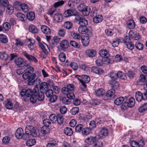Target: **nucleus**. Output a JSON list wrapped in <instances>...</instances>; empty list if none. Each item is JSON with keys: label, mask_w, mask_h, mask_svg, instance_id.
<instances>
[{"label": "nucleus", "mask_w": 147, "mask_h": 147, "mask_svg": "<svg viewBox=\"0 0 147 147\" xmlns=\"http://www.w3.org/2000/svg\"><path fill=\"white\" fill-rule=\"evenodd\" d=\"M71 35L73 38L76 39L80 40L81 39V37L80 34L75 33L74 32H71Z\"/></svg>", "instance_id": "43"}, {"label": "nucleus", "mask_w": 147, "mask_h": 147, "mask_svg": "<svg viewBox=\"0 0 147 147\" xmlns=\"http://www.w3.org/2000/svg\"><path fill=\"white\" fill-rule=\"evenodd\" d=\"M139 111L143 113L147 109V103H145L140 106L138 108Z\"/></svg>", "instance_id": "36"}, {"label": "nucleus", "mask_w": 147, "mask_h": 147, "mask_svg": "<svg viewBox=\"0 0 147 147\" xmlns=\"http://www.w3.org/2000/svg\"><path fill=\"white\" fill-rule=\"evenodd\" d=\"M23 132V130L21 128H19L17 129L15 132L16 137L18 139L22 138Z\"/></svg>", "instance_id": "15"}, {"label": "nucleus", "mask_w": 147, "mask_h": 147, "mask_svg": "<svg viewBox=\"0 0 147 147\" xmlns=\"http://www.w3.org/2000/svg\"><path fill=\"white\" fill-rule=\"evenodd\" d=\"M14 62L16 65L20 67H28L29 64L26 61H24L23 59L18 58L15 59Z\"/></svg>", "instance_id": "9"}, {"label": "nucleus", "mask_w": 147, "mask_h": 147, "mask_svg": "<svg viewBox=\"0 0 147 147\" xmlns=\"http://www.w3.org/2000/svg\"><path fill=\"white\" fill-rule=\"evenodd\" d=\"M85 52L87 55L89 57H93L96 54V51L93 49H87Z\"/></svg>", "instance_id": "21"}, {"label": "nucleus", "mask_w": 147, "mask_h": 147, "mask_svg": "<svg viewBox=\"0 0 147 147\" xmlns=\"http://www.w3.org/2000/svg\"><path fill=\"white\" fill-rule=\"evenodd\" d=\"M26 16L28 19L30 21L34 20L35 17L34 13L32 11L29 12L27 13Z\"/></svg>", "instance_id": "34"}, {"label": "nucleus", "mask_w": 147, "mask_h": 147, "mask_svg": "<svg viewBox=\"0 0 147 147\" xmlns=\"http://www.w3.org/2000/svg\"><path fill=\"white\" fill-rule=\"evenodd\" d=\"M73 25L71 22L69 21L66 22L64 24V27L67 29H70L71 28Z\"/></svg>", "instance_id": "40"}, {"label": "nucleus", "mask_w": 147, "mask_h": 147, "mask_svg": "<svg viewBox=\"0 0 147 147\" xmlns=\"http://www.w3.org/2000/svg\"><path fill=\"white\" fill-rule=\"evenodd\" d=\"M131 38L135 40H138L140 38V35L139 33L136 32H133L132 34H131Z\"/></svg>", "instance_id": "53"}, {"label": "nucleus", "mask_w": 147, "mask_h": 147, "mask_svg": "<svg viewBox=\"0 0 147 147\" xmlns=\"http://www.w3.org/2000/svg\"><path fill=\"white\" fill-rule=\"evenodd\" d=\"M135 97L137 100L138 101H140L144 98H145L144 96H143V94L139 91H137L136 93Z\"/></svg>", "instance_id": "24"}, {"label": "nucleus", "mask_w": 147, "mask_h": 147, "mask_svg": "<svg viewBox=\"0 0 147 147\" xmlns=\"http://www.w3.org/2000/svg\"><path fill=\"white\" fill-rule=\"evenodd\" d=\"M17 15V16L20 20L24 22H25L26 18L24 15L21 13H18Z\"/></svg>", "instance_id": "44"}, {"label": "nucleus", "mask_w": 147, "mask_h": 147, "mask_svg": "<svg viewBox=\"0 0 147 147\" xmlns=\"http://www.w3.org/2000/svg\"><path fill=\"white\" fill-rule=\"evenodd\" d=\"M115 90L113 88L109 90L105 94L106 96L109 98L110 99L114 98L115 96Z\"/></svg>", "instance_id": "14"}, {"label": "nucleus", "mask_w": 147, "mask_h": 147, "mask_svg": "<svg viewBox=\"0 0 147 147\" xmlns=\"http://www.w3.org/2000/svg\"><path fill=\"white\" fill-rule=\"evenodd\" d=\"M28 29L29 31L33 34L37 33L38 32V30L35 26L30 25L29 26Z\"/></svg>", "instance_id": "29"}, {"label": "nucleus", "mask_w": 147, "mask_h": 147, "mask_svg": "<svg viewBox=\"0 0 147 147\" xmlns=\"http://www.w3.org/2000/svg\"><path fill=\"white\" fill-rule=\"evenodd\" d=\"M79 11L81 12L82 14L85 16L88 15L90 12V8L85 6L83 4H80L78 7Z\"/></svg>", "instance_id": "5"}, {"label": "nucleus", "mask_w": 147, "mask_h": 147, "mask_svg": "<svg viewBox=\"0 0 147 147\" xmlns=\"http://www.w3.org/2000/svg\"><path fill=\"white\" fill-rule=\"evenodd\" d=\"M60 45L61 49L64 50L68 48L69 45V43L67 40H63L61 42Z\"/></svg>", "instance_id": "18"}, {"label": "nucleus", "mask_w": 147, "mask_h": 147, "mask_svg": "<svg viewBox=\"0 0 147 147\" xmlns=\"http://www.w3.org/2000/svg\"><path fill=\"white\" fill-rule=\"evenodd\" d=\"M122 103L121 106V108L122 110H125L128 107L127 102V101H125L124 102Z\"/></svg>", "instance_id": "62"}, {"label": "nucleus", "mask_w": 147, "mask_h": 147, "mask_svg": "<svg viewBox=\"0 0 147 147\" xmlns=\"http://www.w3.org/2000/svg\"><path fill=\"white\" fill-rule=\"evenodd\" d=\"M23 55L30 62L34 61L35 63H36L38 62V60L35 57L32 55H29L26 52L24 53Z\"/></svg>", "instance_id": "12"}, {"label": "nucleus", "mask_w": 147, "mask_h": 147, "mask_svg": "<svg viewBox=\"0 0 147 147\" xmlns=\"http://www.w3.org/2000/svg\"><path fill=\"white\" fill-rule=\"evenodd\" d=\"M98 12V10L96 9V8H93L90 13V16H91L94 17L97 16Z\"/></svg>", "instance_id": "56"}, {"label": "nucleus", "mask_w": 147, "mask_h": 147, "mask_svg": "<svg viewBox=\"0 0 147 147\" xmlns=\"http://www.w3.org/2000/svg\"><path fill=\"white\" fill-rule=\"evenodd\" d=\"M53 92L52 90L51 89H48L45 92L46 96L48 97H50L53 95Z\"/></svg>", "instance_id": "61"}, {"label": "nucleus", "mask_w": 147, "mask_h": 147, "mask_svg": "<svg viewBox=\"0 0 147 147\" xmlns=\"http://www.w3.org/2000/svg\"><path fill=\"white\" fill-rule=\"evenodd\" d=\"M49 127L43 126L41 129V132L42 134H46L50 132V129Z\"/></svg>", "instance_id": "31"}, {"label": "nucleus", "mask_w": 147, "mask_h": 147, "mask_svg": "<svg viewBox=\"0 0 147 147\" xmlns=\"http://www.w3.org/2000/svg\"><path fill=\"white\" fill-rule=\"evenodd\" d=\"M75 78L78 80L81 83H88L90 81V77L86 75H76L75 76Z\"/></svg>", "instance_id": "8"}, {"label": "nucleus", "mask_w": 147, "mask_h": 147, "mask_svg": "<svg viewBox=\"0 0 147 147\" xmlns=\"http://www.w3.org/2000/svg\"><path fill=\"white\" fill-rule=\"evenodd\" d=\"M59 58L60 61L62 62H64L65 60L66 56L65 54L63 53H61L59 55Z\"/></svg>", "instance_id": "50"}, {"label": "nucleus", "mask_w": 147, "mask_h": 147, "mask_svg": "<svg viewBox=\"0 0 147 147\" xmlns=\"http://www.w3.org/2000/svg\"><path fill=\"white\" fill-rule=\"evenodd\" d=\"M36 143V141L35 139H31L27 141L26 144L28 146L30 147L35 144Z\"/></svg>", "instance_id": "33"}, {"label": "nucleus", "mask_w": 147, "mask_h": 147, "mask_svg": "<svg viewBox=\"0 0 147 147\" xmlns=\"http://www.w3.org/2000/svg\"><path fill=\"white\" fill-rule=\"evenodd\" d=\"M91 130L88 127L83 128L82 131V134L84 136H87L90 133Z\"/></svg>", "instance_id": "39"}, {"label": "nucleus", "mask_w": 147, "mask_h": 147, "mask_svg": "<svg viewBox=\"0 0 147 147\" xmlns=\"http://www.w3.org/2000/svg\"><path fill=\"white\" fill-rule=\"evenodd\" d=\"M96 63L98 66H101L104 63V61L102 59L97 58L96 61Z\"/></svg>", "instance_id": "60"}, {"label": "nucleus", "mask_w": 147, "mask_h": 147, "mask_svg": "<svg viewBox=\"0 0 147 147\" xmlns=\"http://www.w3.org/2000/svg\"><path fill=\"white\" fill-rule=\"evenodd\" d=\"M105 90L102 88H99L95 91L96 95L98 97L102 96L105 94Z\"/></svg>", "instance_id": "28"}, {"label": "nucleus", "mask_w": 147, "mask_h": 147, "mask_svg": "<svg viewBox=\"0 0 147 147\" xmlns=\"http://www.w3.org/2000/svg\"><path fill=\"white\" fill-rule=\"evenodd\" d=\"M0 41L2 43H7L8 40L7 38L4 35L2 34L0 35Z\"/></svg>", "instance_id": "46"}, {"label": "nucleus", "mask_w": 147, "mask_h": 147, "mask_svg": "<svg viewBox=\"0 0 147 147\" xmlns=\"http://www.w3.org/2000/svg\"><path fill=\"white\" fill-rule=\"evenodd\" d=\"M127 48L130 50H132L134 47V44L130 41L128 42L126 44Z\"/></svg>", "instance_id": "59"}, {"label": "nucleus", "mask_w": 147, "mask_h": 147, "mask_svg": "<svg viewBox=\"0 0 147 147\" xmlns=\"http://www.w3.org/2000/svg\"><path fill=\"white\" fill-rule=\"evenodd\" d=\"M124 100V99L123 97H120L117 98L114 100V103L117 105H119Z\"/></svg>", "instance_id": "25"}, {"label": "nucleus", "mask_w": 147, "mask_h": 147, "mask_svg": "<svg viewBox=\"0 0 147 147\" xmlns=\"http://www.w3.org/2000/svg\"><path fill=\"white\" fill-rule=\"evenodd\" d=\"M67 98L69 99H73L75 98V96L73 92H69L67 94Z\"/></svg>", "instance_id": "58"}, {"label": "nucleus", "mask_w": 147, "mask_h": 147, "mask_svg": "<svg viewBox=\"0 0 147 147\" xmlns=\"http://www.w3.org/2000/svg\"><path fill=\"white\" fill-rule=\"evenodd\" d=\"M126 99L127 100V104L128 105V107L131 108L134 105L135 103V100L133 97H127Z\"/></svg>", "instance_id": "19"}, {"label": "nucleus", "mask_w": 147, "mask_h": 147, "mask_svg": "<svg viewBox=\"0 0 147 147\" xmlns=\"http://www.w3.org/2000/svg\"><path fill=\"white\" fill-rule=\"evenodd\" d=\"M49 118L51 122L53 123H55L57 120V116H56L54 114H51L49 116Z\"/></svg>", "instance_id": "37"}, {"label": "nucleus", "mask_w": 147, "mask_h": 147, "mask_svg": "<svg viewBox=\"0 0 147 147\" xmlns=\"http://www.w3.org/2000/svg\"><path fill=\"white\" fill-rule=\"evenodd\" d=\"M89 126L88 128L90 130H91L93 128H95L96 127V123L95 121L93 120L91 121L90 123H89Z\"/></svg>", "instance_id": "63"}, {"label": "nucleus", "mask_w": 147, "mask_h": 147, "mask_svg": "<svg viewBox=\"0 0 147 147\" xmlns=\"http://www.w3.org/2000/svg\"><path fill=\"white\" fill-rule=\"evenodd\" d=\"M100 132L101 135L104 136H107L108 134V130L105 127H103L101 129Z\"/></svg>", "instance_id": "47"}, {"label": "nucleus", "mask_w": 147, "mask_h": 147, "mask_svg": "<svg viewBox=\"0 0 147 147\" xmlns=\"http://www.w3.org/2000/svg\"><path fill=\"white\" fill-rule=\"evenodd\" d=\"M34 93L37 97V99L39 101H42L44 98V93L41 91H40L38 88L37 87L34 88Z\"/></svg>", "instance_id": "6"}, {"label": "nucleus", "mask_w": 147, "mask_h": 147, "mask_svg": "<svg viewBox=\"0 0 147 147\" xmlns=\"http://www.w3.org/2000/svg\"><path fill=\"white\" fill-rule=\"evenodd\" d=\"M140 80L142 82H147V75H141L140 76Z\"/></svg>", "instance_id": "64"}, {"label": "nucleus", "mask_w": 147, "mask_h": 147, "mask_svg": "<svg viewBox=\"0 0 147 147\" xmlns=\"http://www.w3.org/2000/svg\"><path fill=\"white\" fill-rule=\"evenodd\" d=\"M41 29L42 31L44 34H48L50 33L51 30L47 26L45 25L42 26L41 27Z\"/></svg>", "instance_id": "22"}, {"label": "nucleus", "mask_w": 147, "mask_h": 147, "mask_svg": "<svg viewBox=\"0 0 147 147\" xmlns=\"http://www.w3.org/2000/svg\"><path fill=\"white\" fill-rule=\"evenodd\" d=\"M135 46L136 48L139 50H142L143 49V45L140 42H136L135 44Z\"/></svg>", "instance_id": "52"}, {"label": "nucleus", "mask_w": 147, "mask_h": 147, "mask_svg": "<svg viewBox=\"0 0 147 147\" xmlns=\"http://www.w3.org/2000/svg\"><path fill=\"white\" fill-rule=\"evenodd\" d=\"M64 133L66 135L71 136L73 134V131L72 129L66 127L64 130Z\"/></svg>", "instance_id": "30"}, {"label": "nucleus", "mask_w": 147, "mask_h": 147, "mask_svg": "<svg viewBox=\"0 0 147 147\" xmlns=\"http://www.w3.org/2000/svg\"><path fill=\"white\" fill-rule=\"evenodd\" d=\"M25 132L28 133L33 137H37L40 134L38 130L36 129L33 126L31 125L27 126L26 127Z\"/></svg>", "instance_id": "3"}, {"label": "nucleus", "mask_w": 147, "mask_h": 147, "mask_svg": "<svg viewBox=\"0 0 147 147\" xmlns=\"http://www.w3.org/2000/svg\"><path fill=\"white\" fill-rule=\"evenodd\" d=\"M77 12L74 9H67L63 13V15L65 17H68L71 16H78Z\"/></svg>", "instance_id": "10"}, {"label": "nucleus", "mask_w": 147, "mask_h": 147, "mask_svg": "<svg viewBox=\"0 0 147 147\" xmlns=\"http://www.w3.org/2000/svg\"><path fill=\"white\" fill-rule=\"evenodd\" d=\"M81 39L82 43L84 46H86L88 45L89 42L88 36L86 35L83 36L81 37Z\"/></svg>", "instance_id": "16"}, {"label": "nucleus", "mask_w": 147, "mask_h": 147, "mask_svg": "<svg viewBox=\"0 0 147 147\" xmlns=\"http://www.w3.org/2000/svg\"><path fill=\"white\" fill-rule=\"evenodd\" d=\"M100 102V100L97 99H92L90 101V103L92 106H96L99 105Z\"/></svg>", "instance_id": "38"}, {"label": "nucleus", "mask_w": 147, "mask_h": 147, "mask_svg": "<svg viewBox=\"0 0 147 147\" xmlns=\"http://www.w3.org/2000/svg\"><path fill=\"white\" fill-rule=\"evenodd\" d=\"M49 119H45L43 121V123L45 126L49 127L51 125V122Z\"/></svg>", "instance_id": "49"}, {"label": "nucleus", "mask_w": 147, "mask_h": 147, "mask_svg": "<svg viewBox=\"0 0 147 147\" xmlns=\"http://www.w3.org/2000/svg\"><path fill=\"white\" fill-rule=\"evenodd\" d=\"M34 70V68L32 67L29 66L26 69V72L22 76L24 80H28V83L29 86L34 84L35 82L37 81V80H39V79L38 78H36L35 80H34L36 75L35 73H33Z\"/></svg>", "instance_id": "1"}, {"label": "nucleus", "mask_w": 147, "mask_h": 147, "mask_svg": "<svg viewBox=\"0 0 147 147\" xmlns=\"http://www.w3.org/2000/svg\"><path fill=\"white\" fill-rule=\"evenodd\" d=\"M20 8L25 12L28 11L29 9L28 5L25 3L22 4L21 5Z\"/></svg>", "instance_id": "48"}, {"label": "nucleus", "mask_w": 147, "mask_h": 147, "mask_svg": "<svg viewBox=\"0 0 147 147\" xmlns=\"http://www.w3.org/2000/svg\"><path fill=\"white\" fill-rule=\"evenodd\" d=\"M79 109L78 107H73L70 110L71 113L73 115H75L77 114L79 112Z\"/></svg>", "instance_id": "41"}, {"label": "nucleus", "mask_w": 147, "mask_h": 147, "mask_svg": "<svg viewBox=\"0 0 147 147\" xmlns=\"http://www.w3.org/2000/svg\"><path fill=\"white\" fill-rule=\"evenodd\" d=\"M76 21H78V24L80 26H87L88 24V21L85 18H82L78 15L75 18Z\"/></svg>", "instance_id": "11"}, {"label": "nucleus", "mask_w": 147, "mask_h": 147, "mask_svg": "<svg viewBox=\"0 0 147 147\" xmlns=\"http://www.w3.org/2000/svg\"><path fill=\"white\" fill-rule=\"evenodd\" d=\"M84 127V125L82 124H78L75 128V131L78 133H80L82 132Z\"/></svg>", "instance_id": "42"}, {"label": "nucleus", "mask_w": 147, "mask_h": 147, "mask_svg": "<svg viewBox=\"0 0 147 147\" xmlns=\"http://www.w3.org/2000/svg\"><path fill=\"white\" fill-rule=\"evenodd\" d=\"M103 19L102 16L101 15H97L95 16L93 18V21L95 23H98L101 22Z\"/></svg>", "instance_id": "26"}, {"label": "nucleus", "mask_w": 147, "mask_h": 147, "mask_svg": "<svg viewBox=\"0 0 147 147\" xmlns=\"http://www.w3.org/2000/svg\"><path fill=\"white\" fill-rule=\"evenodd\" d=\"M116 74L118 76V78H119L124 80L126 79L127 78L125 74L121 71H119L117 73H116Z\"/></svg>", "instance_id": "35"}, {"label": "nucleus", "mask_w": 147, "mask_h": 147, "mask_svg": "<svg viewBox=\"0 0 147 147\" xmlns=\"http://www.w3.org/2000/svg\"><path fill=\"white\" fill-rule=\"evenodd\" d=\"M3 28L5 30H8L10 28V24L7 22H5L3 24Z\"/></svg>", "instance_id": "57"}, {"label": "nucleus", "mask_w": 147, "mask_h": 147, "mask_svg": "<svg viewBox=\"0 0 147 147\" xmlns=\"http://www.w3.org/2000/svg\"><path fill=\"white\" fill-rule=\"evenodd\" d=\"M99 138L97 137L96 136L92 137L90 136L88 137L86 140V143L89 145H91L94 143V142H96V141L98 140V138Z\"/></svg>", "instance_id": "13"}, {"label": "nucleus", "mask_w": 147, "mask_h": 147, "mask_svg": "<svg viewBox=\"0 0 147 147\" xmlns=\"http://www.w3.org/2000/svg\"><path fill=\"white\" fill-rule=\"evenodd\" d=\"M57 121L58 123L59 124H62L63 122L64 119L62 115L61 114H58L57 115Z\"/></svg>", "instance_id": "32"}, {"label": "nucleus", "mask_w": 147, "mask_h": 147, "mask_svg": "<svg viewBox=\"0 0 147 147\" xmlns=\"http://www.w3.org/2000/svg\"><path fill=\"white\" fill-rule=\"evenodd\" d=\"M99 55L104 58H107L110 56V54L108 51L106 50L102 49L99 51Z\"/></svg>", "instance_id": "20"}, {"label": "nucleus", "mask_w": 147, "mask_h": 147, "mask_svg": "<svg viewBox=\"0 0 147 147\" xmlns=\"http://www.w3.org/2000/svg\"><path fill=\"white\" fill-rule=\"evenodd\" d=\"M34 88L32 90L30 88L23 89L20 92V95L22 97H29L34 93Z\"/></svg>", "instance_id": "7"}, {"label": "nucleus", "mask_w": 147, "mask_h": 147, "mask_svg": "<svg viewBox=\"0 0 147 147\" xmlns=\"http://www.w3.org/2000/svg\"><path fill=\"white\" fill-rule=\"evenodd\" d=\"M109 76L111 78L109 81V84L111 85V87L114 88L116 89L119 86V83L116 81L118 78L116 73L114 72H111L109 74Z\"/></svg>", "instance_id": "2"}, {"label": "nucleus", "mask_w": 147, "mask_h": 147, "mask_svg": "<svg viewBox=\"0 0 147 147\" xmlns=\"http://www.w3.org/2000/svg\"><path fill=\"white\" fill-rule=\"evenodd\" d=\"M91 71L99 75L102 74L103 73V71L101 68L96 67H93L91 68Z\"/></svg>", "instance_id": "17"}, {"label": "nucleus", "mask_w": 147, "mask_h": 147, "mask_svg": "<svg viewBox=\"0 0 147 147\" xmlns=\"http://www.w3.org/2000/svg\"><path fill=\"white\" fill-rule=\"evenodd\" d=\"M7 12L8 13L11 15V14L14 11V8L13 6H12L10 5H8L7 6Z\"/></svg>", "instance_id": "55"}, {"label": "nucleus", "mask_w": 147, "mask_h": 147, "mask_svg": "<svg viewBox=\"0 0 147 147\" xmlns=\"http://www.w3.org/2000/svg\"><path fill=\"white\" fill-rule=\"evenodd\" d=\"M79 32L82 34H87V35L91 37L92 36V30L91 28H88L87 26H80L78 28Z\"/></svg>", "instance_id": "4"}, {"label": "nucleus", "mask_w": 147, "mask_h": 147, "mask_svg": "<svg viewBox=\"0 0 147 147\" xmlns=\"http://www.w3.org/2000/svg\"><path fill=\"white\" fill-rule=\"evenodd\" d=\"M127 26L129 29H134L135 26V24L133 20H129L127 22Z\"/></svg>", "instance_id": "27"}, {"label": "nucleus", "mask_w": 147, "mask_h": 147, "mask_svg": "<svg viewBox=\"0 0 147 147\" xmlns=\"http://www.w3.org/2000/svg\"><path fill=\"white\" fill-rule=\"evenodd\" d=\"M30 97V102L33 104L35 103L36 102L37 98L36 95L34 94V93Z\"/></svg>", "instance_id": "45"}, {"label": "nucleus", "mask_w": 147, "mask_h": 147, "mask_svg": "<svg viewBox=\"0 0 147 147\" xmlns=\"http://www.w3.org/2000/svg\"><path fill=\"white\" fill-rule=\"evenodd\" d=\"M70 43L72 46L76 48H79L80 47V45L74 41L71 40Z\"/></svg>", "instance_id": "54"}, {"label": "nucleus", "mask_w": 147, "mask_h": 147, "mask_svg": "<svg viewBox=\"0 0 147 147\" xmlns=\"http://www.w3.org/2000/svg\"><path fill=\"white\" fill-rule=\"evenodd\" d=\"M54 19L55 20L59 23L62 21L63 18L62 15L60 13H57L54 16Z\"/></svg>", "instance_id": "23"}, {"label": "nucleus", "mask_w": 147, "mask_h": 147, "mask_svg": "<svg viewBox=\"0 0 147 147\" xmlns=\"http://www.w3.org/2000/svg\"><path fill=\"white\" fill-rule=\"evenodd\" d=\"M127 74L128 76L130 79L133 78L136 75L134 71H128Z\"/></svg>", "instance_id": "51"}]
</instances>
